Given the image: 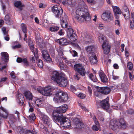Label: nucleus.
I'll use <instances>...</instances> for the list:
<instances>
[{"label":"nucleus","instance_id":"5","mask_svg":"<svg viewBox=\"0 0 134 134\" xmlns=\"http://www.w3.org/2000/svg\"><path fill=\"white\" fill-rule=\"evenodd\" d=\"M52 117L53 120L55 122H59L60 124H61L62 122L65 117L63 116V114L57 112L56 110H53L52 113Z\"/></svg>","mask_w":134,"mask_h":134},{"label":"nucleus","instance_id":"34","mask_svg":"<svg viewBox=\"0 0 134 134\" xmlns=\"http://www.w3.org/2000/svg\"><path fill=\"white\" fill-rule=\"evenodd\" d=\"M21 28L23 32L24 33H26L27 32V30L26 25L24 24H22L21 25Z\"/></svg>","mask_w":134,"mask_h":134},{"label":"nucleus","instance_id":"9","mask_svg":"<svg viewBox=\"0 0 134 134\" xmlns=\"http://www.w3.org/2000/svg\"><path fill=\"white\" fill-rule=\"evenodd\" d=\"M97 90L98 92L105 95L109 94L111 91L110 88L108 87H97Z\"/></svg>","mask_w":134,"mask_h":134},{"label":"nucleus","instance_id":"3","mask_svg":"<svg viewBox=\"0 0 134 134\" xmlns=\"http://www.w3.org/2000/svg\"><path fill=\"white\" fill-rule=\"evenodd\" d=\"M119 122L116 120H111L110 122V126L113 130H116L119 127L123 129H125L126 126V124L123 118L120 119Z\"/></svg>","mask_w":134,"mask_h":134},{"label":"nucleus","instance_id":"41","mask_svg":"<svg viewBox=\"0 0 134 134\" xmlns=\"http://www.w3.org/2000/svg\"><path fill=\"white\" fill-rule=\"evenodd\" d=\"M36 116L34 114H32L28 116V118L30 120L34 121L36 119Z\"/></svg>","mask_w":134,"mask_h":134},{"label":"nucleus","instance_id":"61","mask_svg":"<svg viewBox=\"0 0 134 134\" xmlns=\"http://www.w3.org/2000/svg\"><path fill=\"white\" fill-rule=\"evenodd\" d=\"M7 77H4L2 78L1 79V80L0 81V82H4L6 81L7 79Z\"/></svg>","mask_w":134,"mask_h":134},{"label":"nucleus","instance_id":"31","mask_svg":"<svg viewBox=\"0 0 134 134\" xmlns=\"http://www.w3.org/2000/svg\"><path fill=\"white\" fill-rule=\"evenodd\" d=\"M59 29V27L58 26L52 25L49 28V30L51 32H55L57 31Z\"/></svg>","mask_w":134,"mask_h":134},{"label":"nucleus","instance_id":"28","mask_svg":"<svg viewBox=\"0 0 134 134\" xmlns=\"http://www.w3.org/2000/svg\"><path fill=\"white\" fill-rule=\"evenodd\" d=\"M59 43L62 45H65L68 44L69 43L67 41V40L66 38H63L60 39Z\"/></svg>","mask_w":134,"mask_h":134},{"label":"nucleus","instance_id":"19","mask_svg":"<svg viewBox=\"0 0 134 134\" xmlns=\"http://www.w3.org/2000/svg\"><path fill=\"white\" fill-rule=\"evenodd\" d=\"M68 108V105L65 104L58 108L56 110L57 111V112L62 114L65 113L66 112Z\"/></svg>","mask_w":134,"mask_h":134},{"label":"nucleus","instance_id":"39","mask_svg":"<svg viewBox=\"0 0 134 134\" xmlns=\"http://www.w3.org/2000/svg\"><path fill=\"white\" fill-rule=\"evenodd\" d=\"M18 129L19 130V131L20 134H25V130L23 127L19 126L18 127Z\"/></svg>","mask_w":134,"mask_h":134},{"label":"nucleus","instance_id":"6","mask_svg":"<svg viewBox=\"0 0 134 134\" xmlns=\"http://www.w3.org/2000/svg\"><path fill=\"white\" fill-rule=\"evenodd\" d=\"M52 10L56 18H61L64 16L63 9L59 6L57 5L53 6L52 8Z\"/></svg>","mask_w":134,"mask_h":134},{"label":"nucleus","instance_id":"13","mask_svg":"<svg viewBox=\"0 0 134 134\" xmlns=\"http://www.w3.org/2000/svg\"><path fill=\"white\" fill-rule=\"evenodd\" d=\"M68 18L67 15L65 13L64 16H63L62 18H60L61 24L62 27L63 28H66L69 27L68 26V23L67 22V19Z\"/></svg>","mask_w":134,"mask_h":134},{"label":"nucleus","instance_id":"18","mask_svg":"<svg viewBox=\"0 0 134 134\" xmlns=\"http://www.w3.org/2000/svg\"><path fill=\"white\" fill-rule=\"evenodd\" d=\"M98 74L101 81L102 82L105 83L108 82V79L103 72L101 70Z\"/></svg>","mask_w":134,"mask_h":134},{"label":"nucleus","instance_id":"26","mask_svg":"<svg viewBox=\"0 0 134 134\" xmlns=\"http://www.w3.org/2000/svg\"><path fill=\"white\" fill-rule=\"evenodd\" d=\"M18 98L19 100L18 103L20 105H22L24 102V98L23 95L22 94H19Z\"/></svg>","mask_w":134,"mask_h":134},{"label":"nucleus","instance_id":"8","mask_svg":"<svg viewBox=\"0 0 134 134\" xmlns=\"http://www.w3.org/2000/svg\"><path fill=\"white\" fill-rule=\"evenodd\" d=\"M74 70L82 76H85L86 71L82 64H77L74 65Z\"/></svg>","mask_w":134,"mask_h":134},{"label":"nucleus","instance_id":"33","mask_svg":"<svg viewBox=\"0 0 134 134\" xmlns=\"http://www.w3.org/2000/svg\"><path fill=\"white\" fill-rule=\"evenodd\" d=\"M35 103L36 105L39 107H41L42 105V101L39 99L36 100Z\"/></svg>","mask_w":134,"mask_h":134},{"label":"nucleus","instance_id":"14","mask_svg":"<svg viewBox=\"0 0 134 134\" xmlns=\"http://www.w3.org/2000/svg\"><path fill=\"white\" fill-rule=\"evenodd\" d=\"M102 47L103 49L104 53L106 54H108L110 51L111 46L108 42H104L102 45Z\"/></svg>","mask_w":134,"mask_h":134},{"label":"nucleus","instance_id":"50","mask_svg":"<svg viewBox=\"0 0 134 134\" xmlns=\"http://www.w3.org/2000/svg\"><path fill=\"white\" fill-rule=\"evenodd\" d=\"M71 53L72 54L73 56L74 57L77 56V53L75 51L72 50L71 52Z\"/></svg>","mask_w":134,"mask_h":134},{"label":"nucleus","instance_id":"59","mask_svg":"<svg viewBox=\"0 0 134 134\" xmlns=\"http://www.w3.org/2000/svg\"><path fill=\"white\" fill-rule=\"evenodd\" d=\"M129 76L130 80H131V81H132L133 80V77L132 74H131V72H129Z\"/></svg>","mask_w":134,"mask_h":134},{"label":"nucleus","instance_id":"37","mask_svg":"<svg viewBox=\"0 0 134 134\" xmlns=\"http://www.w3.org/2000/svg\"><path fill=\"white\" fill-rule=\"evenodd\" d=\"M123 15L126 19H128L130 18V15L129 12H124Z\"/></svg>","mask_w":134,"mask_h":134},{"label":"nucleus","instance_id":"35","mask_svg":"<svg viewBox=\"0 0 134 134\" xmlns=\"http://www.w3.org/2000/svg\"><path fill=\"white\" fill-rule=\"evenodd\" d=\"M9 120L10 122L12 123H14L16 120L14 116L12 114H11L9 115Z\"/></svg>","mask_w":134,"mask_h":134},{"label":"nucleus","instance_id":"22","mask_svg":"<svg viewBox=\"0 0 134 134\" xmlns=\"http://www.w3.org/2000/svg\"><path fill=\"white\" fill-rule=\"evenodd\" d=\"M83 41L85 43L89 44L92 42V38L87 33H86L83 38Z\"/></svg>","mask_w":134,"mask_h":134},{"label":"nucleus","instance_id":"7","mask_svg":"<svg viewBox=\"0 0 134 134\" xmlns=\"http://www.w3.org/2000/svg\"><path fill=\"white\" fill-rule=\"evenodd\" d=\"M67 35L69 39L72 42H75L77 40L76 35L74 32L73 29L70 26L67 28Z\"/></svg>","mask_w":134,"mask_h":134},{"label":"nucleus","instance_id":"54","mask_svg":"<svg viewBox=\"0 0 134 134\" xmlns=\"http://www.w3.org/2000/svg\"><path fill=\"white\" fill-rule=\"evenodd\" d=\"M72 0H66V4L69 5H72Z\"/></svg>","mask_w":134,"mask_h":134},{"label":"nucleus","instance_id":"17","mask_svg":"<svg viewBox=\"0 0 134 134\" xmlns=\"http://www.w3.org/2000/svg\"><path fill=\"white\" fill-rule=\"evenodd\" d=\"M8 114V112L5 109L2 107H0V116H1V119L2 118L7 119Z\"/></svg>","mask_w":134,"mask_h":134},{"label":"nucleus","instance_id":"38","mask_svg":"<svg viewBox=\"0 0 134 134\" xmlns=\"http://www.w3.org/2000/svg\"><path fill=\"white\" fill-rule=\"evenodd\" d=\"M37 64L38 67L41 68H42L43 66V62L41 60L39 59L38 60Z\"/></svg>","mask_w":134,"mask_h":134},{"label":"nucleus","instance_id":"43","mask_svg":"<svg viewBox=\"0 0 134 134\" xmlns=\"http://www.w3.org/2000/svg\"><path fill=\"white\" fill-rule=\"evenodd\" d=\"M127 67L130 70H131L133 68V65L131 62H129L127 63Z\"/></svg>","mask_w":134,"mask_h":134},{"label":"nucleus","instance_id":"24","mask_svg":"<svg viewBox=\"0 0 134 134\" xmlns=\"http://www.w3.org/2000/svg\"><path fill=\"white\" fill-rule=\"evenodd\" d=\"M61 124L60 125L62 127L66 128H67L69 127L70 126H71V124L69 121H67L66 120V118H64L63 121L62 122Z\"/></svg>","mask_w":134,"mask_h":134},{"label":"nucleus","instance_id":"29","mask_svg":"<svg viewBox=\"0 0 134 134\" xmlns=\"http://www.w3.org/2000/svg\"><path fill=\"white\" fill-rule=\"evenodd\" d=\"M87 73H88V77L91 80L94 82H97V81L98 80L96 77V75L94 76L93 75L92 73L88 74L89 73L88 72H87Z\"/></svg>","mask_w":134,"mask_h":134},{"label":"nucleus","instance_id":"10","mask_svg":"<svg viewBox=\"0 0 134 134\" xmlns=\"http://www.w3.org/2000/svg\"><path fill=\"white\" fill-rule=\"evenodd\" d=\"M101 17L104 20L109 22L111 21L113 18L111 15V13L108 11H105L103 12L102 15Z\"/></svg>","mask_w":134,"mask_h":134},{"label":"nucleus","instance_id":"56","mask_svg":"<svg viewBox=\"0 0 134 134\" xmlns=\"http://www.w3.org/2000/svg\"><path fill=\"white\" fill-rule=\"evenodd\" d=\"M21 47V45L20 44H18V45L13 46V49L16 48H19Z\"/></svg>","mask_w":134,"mask_h":134},{"label":"nucleus","instance_id":"23","mask_svg":"<svg viewBox=\"0 0 134 134\" xmlns=\"http://www.w3.org/2000/svg\"><path fill=\"white\" fill-rule=\"evenodd\" d=\"M1 54L2 60L5 62H8L9 59V55L8 53L5 52H3Z\"/></svg>","mask_w":134,"mask_h":134},{"label":"nucleus","instance_id":"21","mask_svg":"<svg viewBox=\"0 0 134 134\" xmlns=\"http://www.w3.org/2000/svg\"><path fill=\"white\" fill-rule=\"evenodd\" d=\"M41 118H42V120L44 124L47 126L50 125L51 124L50 120L49 117L44 114H43L42 115Z\"/></svg>","mask_w":134,"mask_h":134},{"label":"nucleus","instance_id":"58","mask_svg":"<svg viewBox=\"0 0 134 134\" xmlns=\"http://www.w3.org/2000/svg\"><path fill=\"white\" fill-rule=\"evenodd\" d=\"M115 24L117 25L120 26V21L118 20H116L115 21Z\"/></svg>","mask_w":134,"mask_h":134},{"label":"nucleus","instance_id":"4","mask_svg":"<svg viewBox=\"0 0 134 134\" xmlns=\"http://www.w3.org/2000/svg\"><path fill=\"white\" fill-rule=\"evenodd\" d=\"M35 89L42 95L45 96H51L52 94V91L50 88L46 87L44 88L41 87L35 88Z\"/></svg>","mask_w":134,"mask_h":134},{"label":"nucleus","instance_id":"25","mask_svg":"<svg viewBox=\"0 0 134 134\" xmlns=\"http://www.w3.org/2000/svg\"><path fill=\"white\" fill-rule=\"evenodd\" d=\"M90 62L92 65L96 64L98 61L96 55L95 54H93L90 57Z\"/></svg>","mask_w":134,"mask_h":134},{"label":"nucleus","instance_id":"57","mask_svg":"<svg viewBox=\"0 0 134 134\" xmlns=\"http://www.w3.org/2000/svg\"><path fill=\"white\" fill-rule=\"evenodd\" d=\"M75 79H76L77 80H79V74L77 73H76L75 75Z\"/></svg>","mask_w":134,"mask_h":134},{"label":"nucleus","instance_id":"11","mask_svg":"<svg viewBox=\"0 0 134 134\" xmlns=\"http://www.w3.org/2000/svg\"><path fill=\"white\" fill-rule=\"evenodd\" d=\"M100 106L101 107L105 110H107L110 107L109 103V99L108 97L100 101Z\"/></svg>","mask_w":134,"mask_h":134},{"label":"nucleus","instance_id":"55","mask_svg":"<svg viewBox=\"0 0 134 134\" xmlns=\"http://www.w3.org/2000/svg\"><path fill=\"white\" fill-rule=\"evenodd\" d=\"M23 59L19 57H18L16 59V61L18 63H20L22 62Z\"/></svg>","mask_w":134,"mask_h":134},{"label":"nucleus","instance_id":"12","mask_svg":"<svg viewBox=\"0 0 134 134\" xmlns=\"http://www.w3.org/2000/svg\"><path fill=\"white\" fill-rule=\"evenodd\" d=\"M42 57L45 61L48 63H52L53 62L50 57L49 54L47 50H43L42 51Z\"/></svg>","mask_w":134,"mask_h":134},{"label":"nucleus","instance_id":"40","mask_svg":"<svg viewBox=\"0 0 134 134\" xmlns=\"http://www.w3.org/2000/svg\"><path fill=\"white\" fill-rule=\"evenodd\" d=\"M126 113L129 114L134 115V110L132 109H130L126 111Z\"/></svg>","mask_w":134,"mask_h":134},{"label":"nucleus","instance_id":"16","mask_svg":"<svg viewBox=\"0 0 134 134\" xmlns=\"http://www.w3.org/2000/svg\"><path fill=\"white\" fill-rule=\"evenodd\" d=\"M57 83L60 86L64 87L67 86L68 81L65 77L62 76Z\"/></svg>","mask_w":134,"mask_h":134},{"label":"nucleus","instance_id":"30","mask_svg":"<svg viewBox=\"0 0 134 134\" xmlns=\"http://www.w3.org/2000/svg\"><path fill=\"white\" fill-rule=\"evenodd\" d=\"M15 7L18 8L21 11L22 10L23 5H22L20 1H16L14 3Z\"/></svg>","mask_w":134,"mask_h":134},{"label":"nucleus","instance_id":"46","mask_svg":"<svg viewBox=\"0 0 134 134\" xmlns=\"http://www.w3.org/2000/svg\"><path fill=\"white\" fill-rule=\"evenodd\" d=\"M10 15L9 14H7L6 15L5 17V20L6 21L8 22H9L10 19Z\"/></svg>","mask_w":134,"mask_h":134},{"label":"nucleus","instance_id":"36","mask_svg":"<svg viewBox=\"0 0 134 134\" xmlns=\"http://www.w3.org/2000/svg\"><path fill=\"white\" fill-rule=\"evenodd\" d=\"M113 9L114 11L116 13H117L118 14H121V10L119 7H115Z\"/></svg>","mask_w":134,"mask_h":134},{"label":"nucleus","instance_id":"27","mask_svg":"<svg viewBox=\"0 0 134 134\" xmlns=\"http://www.w3.org/2000/svg\"><path fill=\"white\" fill-rule=\"evenodd\" d=\"M25 96L27 99L29 100H32V93L29 91H25L24 93Z\"/></svg>","mask_w":134,"mask_h":134},{"label":"nucleus","instance_id":"48","mask_svg":"<svg viewBox=\"0 0 134 134\" xmlns=\"http://www.w3.org/2000/svg\"><path fill=\"white\" fill-rule=\"evenodd\" d=\"M104 39V37L102 35H100L99 37V42H102Z\"/></svg>","mask_w":134,"mask_h":134},{"label":"nucleus","instance_id":"49","mask_svg":"<svg viewBox=\"0 0 134 134\" xmlns=\"http://www.w3.org/2000/svg\"><path fill=\"white\" fill-rule=\"evenodd\" d=\"M6 27H3L2 28V30L5 36H7L8 33L6 31Z\"/></svg>","mask_w":134,"mask_h":134},{"label":"nucleus","instance_id":"52","mask_svg":"<svg viewBox=\"0 0 134 134\" xmlns=\"http://www.w3.org/2000/svg\"><path fill=\"white\" fill-rule=\"evenodd\" d=\"M39 7L40 8H44L46 7V5L42 3H40L39 4Z\"/></svg>","mask_w":134,"mask_h":134},{"label":"nucleus","instance_id":"53","mask_svg":"<svg viewBox=\"0 0 134 134\" xmlns=\"http://www.w3.org/2000/svg\"><path fill=\"white\" fill-rule=\"evenodd\" d=\"M130 28L132 29H133L134 27V22H132V21H130Z\"/></svg>","mask_w":134,"mask_h":134},{"label":"nucleus","instance_id":"47","mask_svg":"<svg viewBox=\"0 0 134 134\" xmlns=\"http://www.w3.org/2000/svg\"><path fill=\"white\" fill-rule=\"evenodd\" d=\"M33 53L34 54V56L35 57L37 58H38V50L37 48H36L35 51H33Z\"/></svg>","mask_w":134,"mask_h":134},{"label":"nucleus","instance_id":"60","mask_svg":"<svg viewBox=\"0 0 134 134\" xmlns=\"http://www.w3.org/2000/svg\"><path fill=\"white\" fill-rule=\"evenodd\" d=\"M88 91L89 92L90 94L91 95V94L92 92V90L90 87L89 86H88Z\"/></svg>","mask_w":134,"mask_h":134},{"label":"nucleus","instance_id":"15","mask_svg":"<svg viewBox=\"0 0 134 134\" xmlns=\"http://www.w3.org/2000/svg\"><path fill=\"white\" fill-rule=\"evenodd\" d=\"M62 76L59 72L57 71H54L52 74L51 79L57 82Z\"/></svg>","mask_w":134,"mask_h":134},{"label":"nucleus","instance_id":"44","mask_svg":"<svg viewBox=\"0 0 134 134\" xmlns=\"http://www.w3.org/2000/svg\"><path fill=\"white\" fill-rule=\"evenodd\" d=\"M99 126L94 125L92 127V129L95 131H97L99 130Z\"/></svg>","mask_w":134,"mask_h":134},{"label":"nucleus","instance_id":"42","mask_svg":"<svg viewBox=\"0 0 134 134\" xmlns=\"http://www.w3.org/2000/svg\"><path fill=\"white\" fill-rule=\"evenodd\" d=\"M22 62L23 63L24 65H25L26 66H29V63L27 61L26 58H23Z\"/></svg>","mask_w":134,"mask_h":134},{"label":"nucleus","instance_id":"64","mask_svg":"<svg viewBox=\"0 0 134 134\" xmlns=\"http://www.w3.org/2000/svg\"><path fill=\"white\" fill-rule=\"evenodd\" d=\"M58 34L60 35H62L64 34V32L63 31V30L61 29L60 31L58 32Z\"/></svg>","mask_w":134,"mask_h":134},{"label":"nucleus","instance_id":"2","mask_svg":"<svg viewBox=\"0 0 134 134\" xmlns=\"http://www.w3.org/2000/svg\"><path fill=\"white\" fill-rule=\"evenodd\" d=\"M68 99V94L62 90H59L57 92L53 98L56 103H60L67 101Z\"/></svg>","mask_w":134,"mask_h":134},{"label":"nucleus","instance_id":"32","mask_svg":"<svg viewBox=\"0 0 134 134\" xmlns=\"http://www.w3.org/2000/svg\"><path fill=\"white\" fill-rule=\"evenodd\" d=\"M94 49V47L93 46H90L87 47L86 48V50L87 52L90 53L93 51Z\"/></svg>","mask_w":134,"mask_h":134},{"label":"nucleus","instance_id":"63","mask_svg":"<svg viewBox=\"0 0 134 134\" xmlns=\"http://www.w3.org/2000/svg\"><path fill=\"white\" fill-rule=\"evenodd\" d=\"M119 77L118 76L113 75V79L114 80H117L119 79Z\"/></svg>","mask_w":134,"mask_h":134},{"label":"nucleus","instance_id":"51","mask_svg":"<svg viewBox=\"0 0 134 134\" xmlns=\"http://www.w3.org/2000/svg\"><path fill=\"white\" fill-rule=\"evenodd\" d=\"M78 96L79 97H80L82 99L84 98L86 96L85 94L81 93H79Z\"/></svg>","mask_w":134,"mask_h":134},{"label":"nucleus","instance_id":"20","mask_svg":"<svg viewBox=\"0 0 134 134\" xmlns=\"http://www.w3.org/2000/svg\"><path fill=\"white\" fill-rule=\"evenodd\" d=\"M74 122L76 125V128L78 129H82L84 127V125L82 122L80 121L79 119L77 118L74 119Z\"/></svg>","mask_w":134,"mask_h":134},{"label":"nucleus","instance_id":"1","mask_svg":"<svg viewBox=\"0 0 134 134\" xmlns=\"http://www.w3.org/2000/svg\"><path fill=\"white\" fill-rule=\"evenodd\" d=\"M76 13V15L75 18L79 23L83 22L85 21L88 23L91 21V18L88 12H86L80 9H77Z\"/></svg>","mask_w":134,"mask_h":134},{"label":"nucleus","instance_id":"45","mask_svg":"<svg viewBox=\"0 0 134 134\" xmlns=\"http://www.w3.org/2000/svg\"><path fill=\"white\" fill-rule=\"evenodd\" d=\"M7 66V65H5L4 66H2L1 68H0V71L6 72V69Z\"/></svg>","mask_w":134,"mask_h":134},{"label":"nucleus","instance_id":"62","mask_svg":"<svg viewBox=\"0 0 134 134\" xmlns=\"http://www.w3.org/2000/svg\"><path fill=\"white\" fill-rule=\"evenodd\" d=\"M70 88L73 91H76V88L72 85H71Z\"/></svg>","mask_w":134,"mask_h":134}]
</instances>
